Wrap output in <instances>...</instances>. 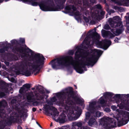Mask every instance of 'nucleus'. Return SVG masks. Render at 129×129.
Listing matches in <instances>:
<instances>
[{
    "mask_svg": "<svg viewBox=\"0 0 129 129\" xmlns=\"http://www.w3.org/2000/svg\"><path fill=\"white\" fill-rule=\"evenodd\" d=\"M33 111L34 112H35L36 110V109L35 108H33L32 109Z\"/></svg>",
    "mask_w": 129,
    "mask_h": 129,
    "instance_id": "obj_32",
    "label": "nucleus"
},
{
    "mask_svg": "<svg viewBox=\"0 0 129 129\" xmlns=\"http://www.w3.org/2000/svg\"><path fill=\"white\" fill-rule=\"evenodd\" d=\"M101 104H102L104 102V101L102 98H101L99 100Z\"/></svg>",
    "mask_w": 129,
    "mask_h": 129,
    "instance_id": "obj_19",
    "label": "nucleus"
},
{
    "mask_svg": "<svg viewBox=\"0 0 129 129\" xmlns=\"http://www.w3.org/2000/svg\"><path fill=\"white\" fill-rule=\"evenodd\" d=\"M84 20L86 22H88L89 21V19L86 17H84Z\"/></svg>",
    "mask_w": 129,
    "mask_h": 129,
    "instance_id": "obj_24",
    "label": "nucleus"
},
{
    "mask_svg": "<svg viewBox=\"0 0 129 129\" xmlns=\"http://www.w3.org/2000/svg\"><path fill=\"white\" fill-rule=\"evenodd\" d=\"M72 8L73 10L74 11L73 13H74V15L75 16V17L76 18L77 17L79 16V14L78 12L77 11L75 12V11L76 8L73 6L72 7Z\"/></svg>",
    "mask_w": 129,
    "mask_h": 129,
    "instance_id": "obj_14",
    "label": "nucleus"
},
{
    "mask_svg": "<svg viewBox=\"0 0 129 129\" xmlns=\"http://www.w3.org/2000/svg\"><path fill=\"white\" fill-rule=\"evenodd\" d=\"M74 86L75 87V88H76V89L77 88V87H76V85H74Z\"/></svg>",
    "mask_w": 129,
    "mask_h": 129,
    "instance_id": "obj_39",
    "label": "nucleus"
},
{
    "mask_svg": "<svg viewBox=\"0 0 129 129\" xmlns=\"http://www.w3.org/2000/svg\"><path fill=\"white\" fill-rule=\"evenodd\" d=\"M65 93H59L56 94V97H54L51 99V101L53 102H55L56 100V98L59 99L63 97Z\"/></svg>",
    "mask_w": 129,
    "mask_h": 129,
    "instance_id": "obj_8",
    "label": "nucleus"
},
{
    "mask_svg": "<svg viewBox=\"0 0 129 129\" xmlns=\"http://www.w3.org/2000/svg\"><path fill=\"white\" fill-rule=\"evenodd\" d=\"M118 40V39L116 38L115 39V41L116 42H118L117 41V40Z\"/></svg>",
    "mask_w": 129,
    "mask_h": 129,
    "instance_id": "obj_35",
    "label": "nucleus"
},
{
    "mask_svg": "<svg viewBox=\"0 0 129 129\" xmlns=\"http://www.w3.org/2000/svg\"><path fill=\"white\" fill-rule=\"evenodd\" d=\"M128 110L129 111V109Z\"/></svg>",
    "mask_w": 129,
    "mask_h": 129,
    "instance_id": "obj_47",
    "label": "nucleus"
},
{
    "mask_svg": "<svg viewBox=\"0 0 129 129\" xmlns=\"http://www.w3.org/2000/svg\"><path fill=\"white\" fill-rule=\"evenodd\" d=\"M108 21L112 27H115L117 26H119L120 27V29L116 30L115 29H112L111 31L113 34L110 31L102 30V34L103 37H108L110 38H112L116 36H118L121 33L122 30V23L121 22V19L119 16H115L114 17L113 19L110 18Z\"/></svg>",
    "mask_w": 129,
    "mask_h": 129,
    "instance_id": "obj_2",
    "label": "nucleus"
},
{
    "mask_svg": "<svg viewBox=\"0 0 129 129\" xmlns=\"http://www.w3.org/2000/svg\"><path fill=\"white\" fill-rule=\"evenodd\" d=\"M66 103H67L68 104H69V103H67V102H66Z\"/></svg>",
    "mask_w": 129,
    "mask_h": 129,
    "instance_id": "obj_41",
    "label": "nucleus"
},
{
    "mask_svg": "<svg viewBox=\"0 0 129 129\" xmlns=\"http://www.w3.org/2000/svg\"><path fill=\"white\" fill-rule=\"evenodd\" d=\"M51 115H53L52 116L53 118H54V116H58L59 114V113L57 112V110L56 109H54V114H51Z\"/></svg>",
    "mask_w": 129,
    "mask_h": 129,
    "instance_id": "obj_15",
    "label": "nucleus"
},
{
    "mask_svg": "<svg viewBox=\"0 0 129 129\" xmlns=\"http://www.w3.org/2000/svg\"><path fill=\"white\" fill-rule=\"evenodd\" d=\"M80 100L81 101L82 103H83L84 102V101L83 99H81Z\"/></svg>",
    "mask_w": 129,
    "mask_h": 129,
    "instance_id": "obj_36",
    "label": "nucleus"
},
{
    "mask_svg": "<svg viewBox=\"0 0 129 129\" xmlns=\"http://www.w3.org/2000/svg\"><path fill=\"white\" fill-rule=\"evenodd\" d=\"M113 95V94L111 92H106L105 94L104 95V96H112Z\"/></svg>",
    "mask_w": 129,
    "mask_h": 129,
    "instance_id": "obj_17",
    "label": "nucleus"
},
{
    "mask_svg": "<svg viewBox=\"0 0 129 129\" xmlns=\"http://www.w3.org/2000/svg\"><path fill=\"white\" fill-rule=\"evenodd\" d=\"M127 29L129 30V26L127 27Z\"/></svg>",
    "mask_w": 129,
    "mask_h": 129,
    "instance_id": "obj_37",
    "label": "nucleus"
},
{
    "mask_svg": "<svg viewBox=\"0 0 129 129\" xmlns=\"http://www.w3.org/2000/svg\"><path fill=\"white\" fill-rule=\"evenodd\" d=\"M119 95V94H117V95Z\"/></svg>",
    "mask_w": 129,
    "mask_h": 129,
    "instance_id": "obj_46",
    "label": "nucleus"
},
{
    "mask_svg": "<svg viewBox=\"0 0 129 129\" xmlns=\"http://www.w3.org/2000/svg\"><path fill=\"white\" fill-rule=\"evenodd\" d=\"M18 129H22V128L20 126H18Z\"/></svg>",
    "mask_w": 129,
    "mask_h": 129,
    "instance_id": "obj_34",
    "label": "nucleus"
},
{
    "mask_svg": "<svg viewBox=\"0 0 129 129\" xmlns=\"http://www.w3.org/2000/svg\"><path fill=\"white\" fill-rule=\"evenodd\" d=\"M95 106V103H90L89 108L88 109V110L90 111H91V110H94V109H96Z\"/></svg>",
    "mask_w": 129,
    "mask_h": 129,
    "instance_id": "obj_12",
    "label": "nucleus"
},
{
    "mask_svg": "<svg viewBox=\"0 0 129 129\" xmlns=\"http://www.w3.org/2000/svg\"><path fill=\"white\" fill-rule=\"evenodd\" d=\"M52 126V124L51 123V125H50V126Z\"/></svg>",
    "mask_w": 129,
    "mask_h": 129,
    "instance_id": "obj_43",
    "label": "nucleus"
},
{
    "mask_svg": "<svg viewBox=\"0 0 129 129\" xmlns=\"http://www.w3.org/2000/svg\"><path fill=\"white\" fill-rule=\"evenodd\" d=\"M111 108L113 110H115L116 109V107L115 106H112Z\"/></svg>",
    "mask_w": 129,
    "mask_h": 129,
    "instance_id": "obj_25",
    "label": "nucleus"
},
{
    "mask_svg": "<svg viewBox=\"0 0 129 129\" xmlns=\"http://www.w3.org/2000/svg\"><path fill=\"white\" fill-rule=\"evenodd\" d=\"M70 51L71 52L70 53V54L72 55L74 53V51L73 50H71Z\"/></svg>",
    "mask_w": 129,
    "mask_h": 129,
    "instance_id": "obj_31",
    "label": "nucleus"
},
{
    "mask_svg": "<svg viewBox=\"0 0 129 129\" xmlns=\"http://www.w3.org/2000/svg\"><path fill=\"white\" fill-rule=\"evenodd\" d=\"M106 119L105 118H102L100 121V124H102L105 123Z\"/></svg>",
    "mask_w": 129,
    "mask_h": 129,
    "instance_id": "obj_16",
    "label": "nucleus"
},
{
    "mask_svg": "<svg viewBox=\"0 0 129 129\" xmlns=\"http://www.w3.org/2000/svg\"><path fill=\"white\" fill-rule=\"evenodd\" d=\"M39 60L37 63H30L24 67L22 71L23 74L26 76H29L31 73L36 72L37 73L39 71V67L43 64L44 58L41 54L38 55Z\"/></svg>",
    "mask_w": 129,
    "mask_h": 129,
    "instance_id": "obj_3",
    "label": "nucleus"
},
{
    "mask_svg": "<svg viewBox=\"0 0 129 129\" xmlns=\"http://www.w3.org/2000/svg\"><path fill=\"white\" fill-rule=\"evenodd\" d=\"M128 19H126V22H127V23H128Z\"/></svg>",
    "mask_w": 129,
    "mask_h": 129,
    "instance_id": "obj_38",
    "label": "nucleus"
},
{
    "mask_svg": "<svg viewBox=\"0 0 129 129\" xmlns=\"http://www.w3.org/2000/svg\"><path fill=\"white\" fill-rule=\"evenodd\" d=\"M39 5L40 9L43 11H55L53 9L43 4H40Z\"/></svg>",
    "mask_w": 129,
    "mask_h": 129,
    "instance_id": "obj_6",
    "label": "nucleus"
},
{
    "mask_svg": "<svg viewBox=\"0 0 129 129\" xmlns=\"http://www.w3.org/2000/svg\"><path fill=\"white\" fill-rule=\"evenodd\" d=\"M80 112L79 111H78L75 110L74 111L73 110L70 111L69 113L68 116L69 118H72V119L75 120L77 119L79 117L78 116Z\"/></svg>",
    "mask_w": 129,
    "mask_h": 129,
    "instance_id": "obj_5",
    "label": "nucleus"
},
{
    "mask_svg": "<svg viewBox=\"0 0 129 129\" xmlns=\"http://www.w3.org/2000/svg\"><path fill=\"white\" fill-rule=\"evenodd\" d=\"M95 41H94V43H95Z\"/></svg>",
    "mask_w": 129,
    "mask_h": 129,
    "instance_id": "obj_45",
    "label": "nucleus"
},
{
    "mask_svg": "<svg viewBox=\"0 0 129 129\" xmlns=\"http://www.w3.org/2000/svg\"><path fill=\"white\" fill-rule=\"evenodd\" d=\"M66 115L63 114L60 116L59 118L60 122L61 123H64L66 120Z\"/></svg>",
    "mask_w": 129,
    "mask_h": 129,
    "instance_id": "obj_10",
    "label": "nucleus"
},
{
    "mask_svg": "<svg viewBox=\"0 0 129 129\" xmlns=\"http://www.w3.org/2000/svg\"><path fill=\"white\" fill-rule=\"evenodd\" d=\"M68 7H66V8L67 9H68V8H67Z\"/></svg>",
    "mask_w": 129,
    "mask_h": 129,
    "instance_id": "obj_42",
    "label": "nucleus"
},
{
    "mask_svg": "<svg viewBox=\"0 0 129 129\" xmlns=\"http://www.w3.org/2000/svg\"><path fill=\"white\" fill-rule=\"evenodd\" d=\"M21 42L23 43L24 42V39H21L20 40Z\"/></svg>",
    "mask_w": 129,
    "mask_h": 129,
    "instance_id": "obj_28",
    "label": "nucleus"
},
{
    "mask_svg": "<svg viewBox=\"0 0 129 129\" xmlns=\"http://www.w3.org/2000/svg\"><path fill=\"white\" fill-rule=\"evenodd\" d=\"M22 1L24 2H27L28 1V0H22Z\"/></svg>",
    "mask_w": 129,
    "mask_h": 129,
    "instance_id": "obj_33",
    "label": "nucleus"
},
{
    "mask_svg": "<svg viewBox=\"0 0 129 129\" xmlns=\"http://www.w3.org/2000/svg\"><path fill=\"white\" fill-rule=\"evenodd\" d=\"M16 42V41L15 40H13L11 41V43L12 44L15 43Z\"/></svg>",
    "mask_w": 129,
    "mask_h": 129,
    "instance_id": "obj_26",
    "label": "nucleus"
},
{
    "mask_svg": "<svg viewBox=\"0 0 129 129\" xmlns=\"http://www.w3.org/2000/svg\"><path fill=\"white\" fill-rule=\"evenodd\" d=\"M98 37L99 36V35H98Z\"/></svg>",
    "mask_w": 129,
    "mask_h": 129,
    "instance_id": "obj_44",
    "label": "nucleus"
},
{
    "mask_svg": "<svg viewBox=\"0 0 129 129\" xmlns=\"http://www.w3.org/2000/svg\"><path fill=\"white\" fill-rule=\"evenodd\" d=\"M30 87V86L29 84H25L20 89L19 92L21 94L27 91Z\"/></svg>",
    "mask_w": 129,
    "mask_h": 129,
    "instance_id": "obj_7",
    "label": "nucleus"
},
{
    "mask_svg": "<svg viewBox=\"0 0 129 129\" xmlns=\"http://www.w3.org/2000/svg\"><path fill=\"white\" fill-rule=\"evenodd\" d=\"M31 5L34 6H36L38 5V3L36 2H34L31 3Z\"/></svg>",
    "mask_w": 129,
    "mask_h": 129,
    "instance_id": "obj_18",
    "label": "nucleus"
},
{
    "mask_svg": "<svg viewBox=\"0 0 129 129\" xmlns=\"http://www.w3.org/2000/svg\"><path fill=\"white\" fill-rule=\"evenodd\" d=\"M106 44H110L111 43V42L110 41H106Z\"/></svg>",
    "mask_w": 129,
    "mask_h": 129,
    "instance_id": "obj_29",
    "label": "nucleus"
},
{
    "mask_svg": "<svg viewBox=\"0 0 129 129\" xmlns=\"http://www.w3.org/2000/svg\"><path fill=\"white\" fill-rule=\"evenodd\" d=\"M127 117H124L122 115H118L116 117L117 122L115 121L113 119H111L110 120V123L109 126L111 127H114L116 126L117 124L118 125H123L127 123L126 118Z\"/></svg>",
    "mask_w": 129,
    "mask_h": 129,
    "instance_id": "obj_4",
    "label": "nucleus"
},
{
    "mask_svg": "<svg viewBox=\"0 0 129 129\" xmlns=\"http://www.w3.org/2000/svg\"><path fill=\"white\" fill-rule=\"evenodd\" d=\"M90 114L89 112H86V118L87 119H88L89 117Z\"/></svg>",
    "mask_w": 129,
    "mask_h": 129,
    "instance_id": "obj_21",
    "label": "nucleus"
},
{
    "mask_svg": "<svg viewBox=\"0 0 129 129\" xmlns=\"http://www.w3.org/2000/svg\"><path fill=\"white\" fill-rule=\"evenodd\" d=\"M81 57L82 58V53L79 51H77L75 53V59L76 60H77L80 57Z\"/></svg>",
    "mask_w": 129,
    "mask_h": 129,
    "instance_id": "obj_11",
    "label": "nucleus"
},
{
    "mask_svg": "<svg viewBox=\"0 0 129 129\" xmlns=\"http://www.w3.org/2000/svg\"><path fill=\"white\" fill-rule=\"evenodd\" d=\"M101 115V114L99 112H97L96 113V116L97 117H99Z\"/></svg>",
    "mask_w": 129,
    "mask_h": 129,
    "instance_id": "obj_22",
    "label": "nucleus"
},
{
    "mask_svg": "<svg viewBox=\"0 0 129 129\" xmlns=\"http://www.w3.org/2000/svg\"><path fill=\"white\" fill-rule=\"evenodd\" d=\"M26 96L28 101L30 102L33 101L34 96L32 92L27 94Z\"/></svg>",
    "mask_w": 129,
    "mask_h": 129,
    "instance_id": "obj_9",
    "label": "nucleus"
},
{
    "mask_svg": "<svg viewBox=\"0 0 129 129\" xmlns=\"http://www.w3.org/2000/svg\"><path fill=\"white\" fill-rule=\"evenodd\" d=\"M89 125L92 126L93 125H96L97 123L95 121V119L91 118L89 121Z\"/></svg>",
    "mask_w": 129,
    "mask_h": 129,
    "instance_id": "obj_13",
    "label": "nucleus"
},
{
    "mask_svg": "<svg viewBox=\"0 0 129 129\" xmlns=\"http://www.w3.org/2000/svg\"><path fill=\"white\" fill-rule=\"evenodd\" d=\"M128 2V3L126 4V3L125 4V6H128L129 5V0H126Z\"/></svg>",
    "mask_w": 129,
    "mask_h": 129,
    "instance_id": "obj_27",
    "label": "nucleus"
},
{
    "mask_svg": "<svg viewBox=\"0 0 129 129\" xmlns=\"http://www.w3.org/2000/svg\"><path fill=\"white\" fill-rule=\"evenodd\" d=\"M44 109H46V108H48L47 105H46L44 106Z\"/></svg>",
    "mask_w": 129,
    "mask_h": 129,
    "instance_id": "obj_30",
    "label": "nucleus"
},
{
    "mask_svg": "<svg viewBox=\"0 0 129 129\" xmlns=\"http://www.w3.org/2000/svg\"><path fill=\"white\" fill-rule=\"evenodd\" d=\"M109 28V26L108 24L105 25L104 27V28L106 29H108Z\"/></svg>",
    "mask_w": 129,
    "mask_h": 129,
    "instance_id": "obj_20",
    "label": "nucleus"
},
{
    "mask_svg": "<svg viewBox=\"0 0 129 129\" xmlns=\"http://www.w3.org/2000/svg\"><path fill=\"white\" fill-rule=\"evenodd\" d=\"M98 38H97V39L96 40V41H98Z\"/></svg>",
    "mask_w": 129,
    "mask_h": 129,
    "instance_id": "obj_40",
    "label": "nucleus"
},
{
    "mask_svg": "<svg viewBox=\"0 0 129 129\" xmlns=\"http://www.w3.org/2000/svg\"><path fill=\"white\" fill-rule=\"evenodd\" d=\"M92 55L91 58L85 59V61L80 63L78 61H74L71 57L64 56L53 61L52 67L54 69H57L59 67L66 64H71L74 66L76 71L80 74L82 73L83 71L82 68H84L85 65L89 64L94 62L102 53V51L95 49L92 50Z\"/></svg>",
    "mask_w": 129,
    "mask_h": 129,
    "instance_id": "obj_1",
    "label": "nucleus"
},
{
    "mask_svg": "<svg viewBox=\"0 0 129 129\" xmlns=\"http://www.w3.org/2000/svg\"><path fill=\"white\" fill-rule=\"evenodd\" d=\"M105 111L107 112H109L110 111V110L109 108H106L105 109Z\"/></svg>",
    "mask_w": 129,
    "mask_h": 129,
    "instance_id": "obj_23",
    "label": "nucleus"
}]
</instances>
